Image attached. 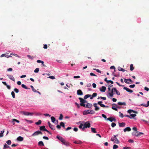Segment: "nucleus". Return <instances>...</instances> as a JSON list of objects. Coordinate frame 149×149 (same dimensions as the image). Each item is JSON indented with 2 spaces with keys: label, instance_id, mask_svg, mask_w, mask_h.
<instances>
[{
  "label": "nucleus",
  "instance_id": "f257e3e1",
  "mask_svg": "<svg viewBox=\"0 0 149 149\" xmlns=\"http://www.w3.org/2000/svg\"><path fill=\"white\" fill-rule=\"evenodd\" d=\"M79 99L80 100V102L81 103L80 104V105L81 106L84 107H85V104H84V103H87V102L84 99H83L81 97H79Z\"/></svg>",
  "mask_w": 149,
  "mask_h": 149
},
{
  "label": "nucleus",
  "instance_id": "f03ea898",
  "mask_svg": "<svg viewBox=\"0 0 149 149\" xmlns=\"http://www.w3.org/2000/svg\"><path fill=\"white\" fill-rule=\"evenodd\" d=\"M117 136L118 135H114L113 137H112L111 138V140L116 143H119V141L118 139L116 137V136Z\"/></svg>",
  "mask_w": 149,
  "mask_h": 149
},
{
  "label": "nucleus",
  "instance_id": "7ed1b4c3",
  "mask_svg": "<svg viewBox=\"0 0 149 149\" xmlns=\"http://www.w3.org/2000/svg\"><path fill=\"white\" fill-rule=\"evenodd\" d=\"M127 112L128 113H130V116L133 118H134L136 116V114H131V113L132 112H133L134 113H137V111L131 109H129L127 111Z\"/></svg>",
  "mask_w": 149,
  "mask_h": 149
},
{
  "label": "nucleus",
  "instance_id": "20e7f679",
  "mask_svg": "<svg viewBox=\"0 0 149 149\" xmlns=\"http://www.w3.org/2000/svg\"><path fill=\"white\" fill-rule=\"evenodd\" d=\"M91 127V124L88 122H86L83 124L82 130H84L85 128H89Z\"/></svg>",
  "mask_w": 149,
  "mask_h": 149
},
{
  "label": "nucleus",
  "instance_id": "39448f33",
  "mask_svg": "<svg viewBox=\"0 0 149 149\" xmlns=\"http://www.w3.org/2000/svg\"><path fill=\"white\" fill-rule=\"evenodd\" d=\"M95 113L94 111L91 110H88L87 111H84L83 112L84 115H87L88 114H93Z\"/></svg>",
  "mask_w": 149,
  "mask_h": 149
},
{
  "label": "nucleus",
  "instance_id": "423d86ee",
  "mask_svg": "<svg viewBox=\"0 0 149 149\" xmlns=\"http://www.w3.org/2000/svg\"><path fill=\"white\" fill-rule=\"evenodd\" d=\"M113 92H114V90L113 89V88L112 89L111 91V92H108L107 93V96L109 98H111L114 95V93H113Z\"/></svg>",
  "mask_w": 149,
  "mask_h": 149
},
{
  "label": "nucleus",
  "instance_id": "0eeeda50",
  "mask_svg": "<svg viewBox=\"0 0 149 149\" xmlns=\"http://www.w3.org/2000/svg\"><path fill=\"white\" fill-rule=\"evenodd\" d=\"M21 113L25 116L31 115L32 116L33 115V113H29L25 111H21Z\"/></svg>",
  "mask_w": 149,
  "mask_h": 149
},
{
  "label": "nucleus",
  "instance_id": "6e6552de",
  "mask_svg": "<svg viewBox=\"0 0 149 149\" xmlns=\"http://www.w3.org/2000/svg\"><path fill=\"white\" fill-rule=\"evenodd\" d=\"M39 134H42V133L41 131L38 130V131H37L35 132L34 133H33L32 134V136H36V135H38Z\"/></svg>",
  "mask_w": 149,
  "mask_h": 149
},
{
  "label": "nucleus",
  "instance_id": "1a4fd4ad",
  "mask_svg": "<svg viewBox=\"0 0 149 149\" xmlns=\"http://www.w3.org/2000/svg\"><path fill=\"white\" fill-rule=\"evenodd\" d=\"M102 102L101 101H99L97 102V104L100 105V106L102 107H107L108 108L109 107L108 106H105L104 104H102Z\"/></svg>",
  "mask_w": 149,
  "mask_h": 149
},
{
  "label": "nucleus",
  "instance_id": "9d476101",
  "mask_svg": "<svg viewBox=\"0 0 149 149\" xmlns=\"http://www.w3.org/2000/svg\"><path fill=\"white\" fill-rule=\"evenodd\" d=\"M107 120H108L110 121L111 122H112L113 121L115 122L116 120V119L113 118L111 117L108 118Z\"/></svg>",
  "mask_w": 149,
  "mask_h": 149
},
{
  "label": "nucleus",
  "instance_id": "9b49d317",
  "mask_svg": "<svg viewBox=\"0 0 149 149\" xmlns=\"http://www.w3.org/2000/svg\"><path fill=\"white\" fill-rule=\"evenodd\" d=\"M93 106L95 107V110L96 111H97L99 110L100 108L97 107V104L96 103H95L93 104Z\"/></svg>",
  "mask_w": 149,
  "mask_h": 149
},
{
  "label": "nucleus",
  "instance_id": "f8f14e48",
  "mask_svg": "<svg viewBox=\"0 0 149 149\" xmlns=\"http://www.w3.org/2000/svg\"><path fill=\"white\" fill-rule=\"evenodd\" d=\"M123 89L125 90L127 92L130 93H132L133 92V91L132 90L130 89L129 88L126 87H124L123 88Z\"/></svg>",
  "mask_w": 149,
  "mask_h": 149
},
{
  "label": "nucleus",
  "instance_id": "ddd939ff",
  "mask_svg": "<svg viewBox=\"0 0 149 149\" xmlns=\"http://www.w3.org/2000/svg\"><path fill=\"white\" fill-rule=\"evenodd\" d=\"M48 123L50 128L53 130H55V129L54 128V126L51 125L49 121L48 122Z\"/></svg>",
  "mask_w": 149,
  "mask_h": 149
},
{
  "label": "nucleus",
  "instance_id": "4468645a",
  "mask_svg": "<svg viewBox=\"0 0 149 149\" xmlns=\"http://www.w3.org/2000/svg\"><path fill=\"white\" fill-rule=\"evenodd\" d=\"M56 138L59 140L61 142H63V141H64V139L63 137L59 136H57Z\"/></svg>",
  "mask_w": 149,
  "mask_h": 149
},
{
  "label": "nucleus",
  "instance_id": "2eb2a0df",
  "mask_svg": "<svg viewBox=\"0 0 149 149\" xmlns=\"http://www.w3.org/2000/svg\"><path fill=\"white\" fill-rule=\"evenodd\" d=\"M106 89V88L104 86H102L100 89V90L101 92H105Z\"/></svg>",
  "mask_w": 149,
  "mask_h": 149
},
{
  "label": "nucleus",
  "instance_id": "dca6fc26",
  "mask_svg": "<svg viewBox=\"0 0 149 149\" xmlns=\"http://www.w3.org/2000/svg\"><path fill=\"white\" fill-rule=\"evenodd\" d=\"M77 94L78 95H82L83 93L81 90L79 89L77 90Z\"/></svg>",
  "mask_w": 149,
  "mask_h": 149
},
{
  "label": "nucleus",
  "instance_id": "f3484780",
  "mask_svg": "<svg viewBox=\"0 0 149 149\" xmlns=\"http://www.w3.org/2000/svg\"><path fill=\"white\" fill-rule=\"evenodd\" d=\"M124 131L125 132L127 131L129 132L131 130V129L129 127H127L124 129Z\"/></svg>",
  "mask_w": 149,
  "mask_h": 149
},
{
  "label": "nucleus",
  "instance_id": "a211bd4d",
  "mask_svg": "<svg viewBox=\"0 0 149 149\" xmlns=\"http://www.w3.org/2000/svg\"><path fill=\"white\" fill-rule=\"evenodd\" d=\"M8 78L11 80H12V81H15V78L14 77H13V76L11 75H8Z\"/></svg>",
  "mask_w": 149,
  "mask_h": 149
},
{
  "label": "nucleus",
  "instance_id": "6ab92c4d",
  "mask_svg": "<svg viewBox=\"0 0 149 149\" xmlns=\"http://www.w3.org/2000/svg\"><path fill=\"white\" fill-rule=\"evenodd\" d=\"M113 89L114 90V92H116V94L118 95H120V92L118 91L116 88H113Z\"/></svg>",
  "mask_w": 149,
  "mask_h": 149
},
{
  "label": "nucleus",
  "instance_id": "aec40b11",
  "mask_svg": "<svg viewBox=\"0 0 149 149\" xmlns=\"http://www.w3.org/2000/svg\"><path fill=\"white\" fill-rule=\"evenodd\" d=\"M63 144L64 145H65L66 146H68L69 145V143L68 142L66 141L64 139V141L62 142Z\"/></svg>",
  "mask_w": 149,
  "mask_h": 149
},
{
  "label": "nucleus",
  "instance_id": "412c9836",
  "mask_svg": "<svg viewBox=\"0 0 149 149\" xmlns=\"http://www.w3.org/2000/svg\"><path fill=\"white\" fill-rule=\"evenodd\" d=\"M92 107V104L91 103H87L86 106V107L88 108H91Z\"/></svg>",
  "mask_w": 149,
  "mask_h": 149
},
{
  "label": "nucleus",
  "instance_id": "4be33fe9",
  "mask_svg": "<svg viewBox=\"0 0 149 149\" xmlns=\"http://www.w3.org/2000/svg\"><path fill=\"white\" fill-rule=\"evenodd\" d=\"M17 140L19 141H22L23 140V138L22 137L19 136L17 138Z\"/></svg>",
  "mask_w": 149,
  "mask_h": 149
},
{
  "label": "nucleus",
  "instance_id": "5701e85b",
  "mask_svg": "<svg viewBox=\"0 0 149 149\" xmlns=\"http://www.w3.org/2000/svg\"><path fill=\"white\" fill-rule=\"evenodd\" d=\"M46 129L45 128V126H42L40 127V130L41 131H45V130Z\"/></svg>",
  "mask_w": 149,
  "mask_h": 149
},
{
  "label": "nucleus",
  "instance_id": "b1692460",
  "mask_svg": "<svg viewBox=\"0 0 149 149\" xmlns=\"http://www.w3.org/2000/svg\"><path fill=\"white\" fill-rule=\"evenodd\" d=\"M125 125V123L123 122L122 123H119V126L120 127H124Z\"/></svg>",
  "mask_w": 149,
  "mask_h": 149
},
{
  "label": "nucleus",
  "instance_id": "393cba45",
  "mask_svg": "<svg viewBox=\"0 0 149 149\" xmlns=\"http://www.w3.org/2000/svg\"><path fill=\"white\" fill-rule=\"evenodd\" d=\"M118 104L120 105H124L125 106L126 105V104L125 102H118Z\"/></svg>",
  "mask_w": 149,
  "mask_h": 149
},
{
  "label": "nucleus",
  "instance_id": "a878e982",
  "mask_svg": "<svg viewBox=\"0 0 149 149\" xmlns=\"http://www.w3.org/2000/svg\"><path fill=\"white\" fill-rule=\"evenodd\" d=\"M143 134V133L142 132H139L137 131V134H136V136H140L142 135Z\"/></svg>",
  "mask_w": 149,
  "mask_h": 149
},
{
  "label": "nucleus",
  "instance_id": "bb28decb",
  "mask_svg": "<svg viewBox=\"0 0 149 149\" xmlns=\"http://www.w3.org/2000/svg\"><path fill=\"white\" fill-rule=\"evenodd\" d=\"M4 130L3 131H0V137H2L3 136V134L4 132Z\"/></svg>",
  "mask_w": 149,
  "mask_h": 149
},
{
  "label": "nucleus",
  "instance_id": "cd10ccee",
  "mask_svg": "<svg viewBox=\"0 0 149 149\" xmlns=\"http://www.w3.org/2000/svg\"><path fill=\"white\" fill-rule=\"evenodd\" d=\"M10 148V147L9 146H7L6 144H5L3 146V149H6V148Z\"/></svg>",
  "mask_w": 149,
  "mask_h": 149
},
{
  "label": "nucleus",
  "instance_id": "c85d7f7f",
  "mask_svg": "<svg viewBox=\"0 0 149 149\" xmlns=\"http://www.w3.org/2000/svg\"><path fill=\"white\" fill-rule=\"evenodd\" d=\"M60 126L64 128H65V124L63 122H61L60 123Z\"/></svg>",
  "mask_w": 149,
  "mask_h": 149
},
{
  "label": "nucleus",
  "instance_id": "c756f323",
  "mask_svg": "<svg viewBox=\"0 0 149 149\" xmlns=\"http://www.w3.org/2000/svg\"><path fill=\"white\" fill-rule=\"evenodd\" d=\"M90 96H91V95L89 94H87L84 96V98L85 99H86Z\"/></svg>",
  "mask_w": 149,
  "mask_h": 149
},
{
  "label": "nucleus",
  "instance_id": "7c9ffc66",
  "mask_svg": "<svg viewBox=\"0 0 149 149\" xmlns=\"http://www.w3.org/2000/svg\"><path fill=\"white\" fill-rule=\"evenodd\" d=\"M51 119L53 123H54V122L56 120L55 118L54 117H53V116L51 117Z\"/></svg>",
  "mask_w": 149,
  "mask_h": 149
},
{
  "label": "nucleus",
  "instance_id": "2f4dec72",
  "mask_svg": "<svg viewBox=\"0 0 149 149\" xmlns=\"http://www.w3.org/2000/svg\"><path fill=\"white\" fill-rule=\"evenodd\" d=\"M38 145L39 146H44V144L43 142L42 141H40L38 143Z\"/></svg>",
  "mask_w": 149,
  "mask_h": 149
},
{
  "label": "nucleus",
  "instance_id": "473e14b6",
  "mask_svg": "<svg viewBox=\"0 0 149 149\" xmlns=\"http://www.w3.org/2000/svg\"><path fill=\"white\" fill-rule=\"evenodd\" d=\"M92 132L93 133H96L97 132L95 130V129L93 127L91 128Z\"/></svg>",
  "mask_w": 149,
  "mask_h": 149
},
{
  "label": "nucleus",
  "instance_id": "72a5a7b5",
  "mask_svg": "<svg viewBox=\"0 0 149 149\" xmlns=\"http://www.w3.org/2000/svg\"><path fill=\"white\" fill-rule=\"evenodd\" d=\"M41 121L40 120H39L38 122L35 123V124L37 125H38L40 124L41 123Z\"/></svg>",
  "mask_w": 149,
  "mask_h": 149
},
{
  "label": "nucleus",
  "instance_id": "f704fd0d",
  "mask_svg": "<svg viewBox=\"0 0 149 149\" xmlns=\"http://www.w3.org/2000/svg\"><path fill=\"white\" fill-rule=\"evenodd\" d=\"M22 87L25 89H29V88H28L26 85H25L24 84H22L21 85Z\"/></svg>",
  "mask_w": 149,
  "mask_h": 149
},
{
  "label": "nucleus",
  "instance_id": "c9c22d12",
  "mask_svg": "<svg viewBox=\"0 0 149 149\" xmlns=\"http://www.w3.org/2000/svg\"><path fill=\"white\" fill-rule=\"evenodd\" d=\"M24 120L25 121L27 122H29L30 123H33V121L31 120H28L26 119H25Z\"/></svg>",
  "mask_w": 149,
  "mask_h": 149
},
{
  "label": "nucleus",
  "instance_id": "e433bc0d",
  "mask_svg": "<svg viewBox=\"0 0 149 149\" xmlns=\"http://www.w3.org/2000/svg\"><path fill=\"white\" fill-rule=\"evenodd\" d=\"M30 87H31L32 90L34 92H37V91L35 89V88H34V87L32 86L31 85L30 86Z\"/></svg>",
  "mask_w": 149,
  "mask_h": 149
},
{
  "label": "nucleus",
  "instance_id": "4c0bfd02",
  "mask_svg": "<svg viewBox=\"0 0 149 149\" xmlns=\"http://www.w3.org/2000/svg\"><path fill=\"white\" fill-rule=\"evenodd\" d=\"M134 69V68L132 64H131L130 65V70L132 71Z\"/></svg>",
  "mask_w": 149,
  "mask_h": 149
},
{
  "label": "nucleus",
  "instance_id": "58836bf2",
  "mask_svg": "<svg viewBox=\"0 0 149 149\" xmlns=\"http://www.w3.org/2000/svg\"><path fill=\"white\" fill-rule=\"evenodd\" d=\"M93 70H96L97 72L100 73H101V71L99 69H96L95 68H93Z\"/></svg>",
  "mask_w": 149,
  "mask_h": 149
},
{
  "label": "nucleus",
  "instance_id": "ea45409f",
  "mask_svg": "<svg viewBox=\"0 0 149 149\" xmlns=\"http://www.w3.org/2000/svg\"><path fill=\"white\" fill-rule=\"evenodd\" d=\"M11 95L13 97V98H15V93L13 91L11 92Z\"/></svg>",
  "mask_w": 149,
  "mask_h": 149
},
{
  "label": "nucleus",
  "instance_id": "a19ab883",
  "mask_svg": "<svg viewBox=\"0 0 149 149\" xmlns=\"http://www.w3.org/2000/svg\"><path fill=\"white\" fill-rule=\"evenodd\" d=\"M7 56H8L7 55H6L5 54H2L1 56H0V57H7Z\"/></svg>",
  "mask_w": 149,
  "mask_h": 149
},
{
  "label": "nucleus",
  "instance_id": "79ce46f5",
  "mask_svg": "<svg viewBox=\"0 0 149 149\" xmlns=\"http://www.w3.org/2000/svg\"><path fill=\"white\" fill-rule=\"evenodd\" d=\"M137 131H135L134 132H133L132 133V135H133V136H136V134H137Z\"/></svg>",
  "mask_w": 149,
  "mask_h": 149
},
{
  "label": "nucleus",
  "instance_id": "37998d69",
  "mask_svg": "<svg viewBox=\"0 0 149 149\" xmlns=\"http://www.w3.org/2000/svg\"><path fill=\"white\" fill-rule=\"evenodd\" d=\"M63 116L62 114H60V117H59V119L60 120H62L63 119Z\"/></svg>",
  "mask_w": 149,
  "mask_h": 149
},
{
  "label": "nucleus",
  "instance_id": "c03bdc74",
  "mask_svg": "<svg viewBox=\"0 0 149 149\" xmlns=\"http://www.w3.org/2000/svg\"><path fill=\"white\" fill-rule=\"evenodd\" d=\"M118 148V145H114L113 146V149H117Z\"/></svg>",
  "mask_w": 149,
  "mask_h": 149
},
{
  "label": "nucleus",
  "instance_id": "a18cd8bd",
  "mask_svg": "<svg viewBox=\"0 0 149 149\" xmlns=\"http://www.w3.org/2000/svg\"><path fill=\"white\" fill-rule=\"evenodd\" d=\"M6 142L8 145H10L11 144V141L10 140H8Z\"/></svg>",
  "mask_w": 149,
  "mask_h": 149
},
{
  "label": "nucleus",
  "instance_id": "49530a36",
  "mask_svg": "<svg viewBox=\"0 0 149 149\" xmlns=\"http://www.w3.org/2000/svg\"><path fill=\"white\" fill-rule=\"evenodd\" d=\"M124 82L127 84L130 83L128 81V79H124Z\"/></svg>",
  "mask_w": 149,
  "mask_h": 149
},
{
  "label": "nucleus",
  "instance_id": "de8ad7c7",
  "mask_svg": "<svg viewBox=\"0 0 149 149\" xmlns=\"http://www.w3.org/2000/svg\"><path fill=\"white\" fill-rule=\"evenodd\" d=\"M39 71V69L38 68H36L34 70V72L35 73L38 72Z\"/></svg>",
  "mask_w": 149,
  "mask_h": 149
},
{
  "label": "nucleus",
  "instance_id": "09e8293b",
  "mask_svg": "<svg viewBox=\"0 0 149 149\" xmlns=\"http://www.w3.org/2000/svg\"><path fill=\"white\" fill-rule=\"evenodd\" d=\"M83 127V125L82 123H81L80 124V125H79V128L80 129H82V128Z\"/></svg>",
  "mask_w": 149,
  "mask_h": 149
},
{
  "label": "nucleus",
  "instance_id": "8fccbe9b",
  "mask_svg": "<svg viewBox=\"0 0 149 149\" xmlns=\"http://www.w3.org/2000/svg\"><path fill=\"white\" fill-rule=\"evenodd\" d=\"M27 56L29 58L31 59H33V58L34 57L33 56H31L30 55H27Z\"/></svg>",
  "mask_w": 149,
  "mask_h": 149
},
{
  "label": "nucleus",
  "instance_id": "3c124183",
  "mask_svg": "<svg viewBox=\"0 0 149 149\" xmlns=\"http://www.w3.org/2000/svg\"><path fill=\"white\" fill-rule=\"evenodd\" d=\"M111 125L112 127H114L116 125V124L114 123H111Z\"/></svg>",
  "mask_w": 149,
  "mask_h": 149
},
{
  "label": "nucleus",
  "instance_id": "603ef678",
  "mask_svg": "<svg viewBox=\"0 0 149 149\" xmlns=\"http://www.w3.org/2000/svg\"><path fill=\"white\" fill-rule=\"evenodd\" d=\"M14 90L16 93H18L19 92V90L17 88H15L14 89Z\"/></svg>",
  "mask_w": 149,
  "mask_h": 149
},
{
  "label": "nucleus",
  "instance_id": "864d4df0",
  "mask_svg": "<svg viewBox=\"0 0 149 149\" xmlns=\"http://www.w3.org/2000/svg\"><path fill=\"white\" fill-rule=\"evenodd\" d=\"M93 97H96L97 95V93H93L92 95Z\"/></svg>",
  "mask_w": 149,
  "mask_h": 149
},
{
  "label": "nucleus",
  "instance_id": "5fc2aeb1",
  "mask_svg": "<svg viewBox=\"0 0 149 149\" xmlns=\"http://www.w3.org/2000/svg\"><path fill=\"white\" fill-rule=\"evenodd\" d=\"M13 121H15V122H16L18 123H19V121L18 120L16 119H13Z\"/></svg>",
  "mask_w": 149,
  "mask_h": 149
},
{
  "label": "nucleus",
  "instance_id": "6e6d98bb",
  "mask_svg": "<svg viewBox=\"0 0 149 149\" xmlns=\"http://www.w3.org/2000/svg\"><path fill=\"white\" fill-rule=\"evenodd\" d=\"M91 84L90 83H88L87 84V85H86V86L87 87H90L91 86Z\"/></svg>",
  "mask_w": 149,
  "mask_h": 149
},
{
  "label": "nucleus",
  "instance_id": "4d7b16f0",
  "mask_svg": "<svg viewBox=\"0 0 149 149\" xmlns=\"http://www.w3.org/2000/svg\"><path fill=\"white\" fill-rule=\"evenodd\" d=\"M135 86V84L131 85H130L129 87L131 88H134Z\"/></svg>",
  "mask_w": 149,
  "mask_h": 149
},
{
  "label": "nucleus",
  "instance_id": "13d9d810",
  "mask_svg": "<svg viewBox=\"0 0 149 149\" xmlns=\"http://www.w3.org/2000/svg\"><path fill=\"white\" fill-rule=\"evenodd\" d=\"M48 78H49L50 79H54L55 78L54 77V76H49L48 77Z\"/></svg>",
  "mask_w": 149,
  "mask_h": 149
},
{
  "label": "nucleus",
  "instance_id": "bf43d9fd",
  "mask_svg": "<svg viewBox=\"0 0 149 149\" xmlns=\"http://www.w3.org/2000/svg\"><path fill=\"white\" fill-rule=\"evenodd\" d=\"M132 129L135 131H137V128H136V127H133V128H132Z\"/></svg>",
  "mask_w": 149,
  "mask_h": 149
},
{
  "label": "nucleus",
  "instance_id": "052dcab7",
  "mask_svg": "<svg viewBox=\"0 0 149 149\" xmlns=\"http://www.w3.org/2000/svg\"><path fill=\"white\" fill-rule=\"evenodd\" d=\"M43 139H46V140H49L48 138L47 137V136H44L43 137Z\"/></svg>",
  "mask_w": 149,
  "mask_h": 149
},
{
  "label": "nucleus",
  "instance_id": "680f3d73",
  "mask_svg": "<svg viewBox=\"0 0 149 149\" xmlns=\"http://www.w3.org/2000/svg\"><path fill=\"white\" fill-rule=\"evenodd\" d=\"M144 90L147 91H148L149 90V88L146 87H145L144 88Z\"/></svg>",
  "mask_w": 149,
  "mask_h": 149
},
{
  "label": "nucleus",
  "instance_id": "e2e57ef3",
  "mask_svg": "<svg viewBox=\"0 0 149 149\" xmlns=\"http://www.w3.org/2000/svg\"><path fill=\"white\" fill-rule=\"evenodd\" d=\"M43 48L45 49H46L47 48V45L45 44L44 45Z\"/></svg>",
  "mask_w": 149,
  "mask_h": 149
},
{
  "label": "nucleus",
  "instance_id": "0e129e2a",
  "mask_svg": "<svg viewBox=\"0 0 149 149\" xmlns=\"http://www.w3.org/2000/svg\"><path fill=\"white\" fill-rule=\"evenodd\" d=\"M123 68H121L120 67H118V69L119 71H121Z\"/></svg>",
  "mask_w": 149,
  "mask_h": 149
},
{
  "label": "nucleus",
  "instance_id": "69168bd1",
  "mask_svg": "<svg viewBox=\"0 0 149 149\" xmlns=\"http://www.w3.org/2000/svg\"><path fill=\"white\" fill-rule=\"evenodd\" d=\"M72 129V127H68L65 130L66 131H68Z\"/></svg>",
  "mask_w": 149,
  "mask_h": 149
},
{
  "label": "nucleus",
  "instance_id": "338daca9",
  "mask_svg": "<svg viewBox=\"0 0 149 149\" xmlns=\"http://www.w3.org/2000/svg\"><path fill=\"white\" fill-rule=\"evenodd\" d=\"M93 87V88H95L96 86V85L95 83H93L92 84Z\"/></svg>",
  "mask_w": 149,
  "mask_h": 149
},
{
  "label": "nucleus",
  "instance_id": "774afa93",
  "mask_svg": "<svg viewBox=\"0 0 149 149\" xmlns=\"http://www.w3.org/2000/svg\"><path fill=\"white\" fill-rule=\"evenodd\" d=\"M131 148L128 147H123V149H130Z\"/></svg>",
  "mask_w": 149,
  "mask_h": 149
}]
</instances>
